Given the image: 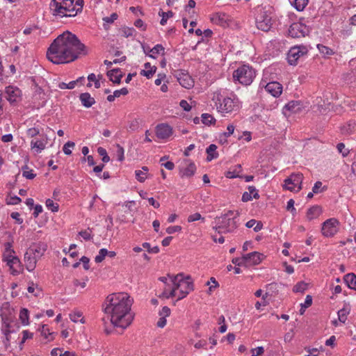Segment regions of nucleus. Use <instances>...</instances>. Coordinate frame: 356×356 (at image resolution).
<instances>
[{
  "instance_id": "obj_1",
  "label": "nucleus",
  "mask_w": 356,
  "mask_h": 356,
  "mask_svg": "<svg viewBox=\"0 0 356 356\" xmlns=\"http://www.w3.org/2000/svg\"><path fill=\"white\" fill-rule=\"evenodd\" d=\"M86 46L72 33L67 31L58 35L51 44L47 51L49 60L54 64L72 62L79 55L85 53Z\"/></svg>"
},
{
  "instance_id": "obj_2",
  "label": "nucleus",
  "mask_w": 356,
  "mask_h": 356,
  "mask_svg": "<svg viewBox=\"0 0 356 356\" xmlns=\"http://www.w3.org/2000/svg\"><path fill=\"white\" fill-rule=\"evenodd\" d=\"M106 314H111V322L115 327L127 328L132 322L134 316L130 313L133 299L124 293L108 295L105 300Z\"/></svg>"
},
{
  "instance_id": "obj_3",
  "label": "nucleus",
  "mask_w": 356,
  "mask_h": 356,
  "mask_svg": "<svg viewBox=\"0 0 356 356\" xmlns=\"http://www.w3.org/2000/svg\"><path fill=\"white\" fill-rule=\"evenodd\" d=\"M234 211H228L226 213L220 217L216 218L217 226L215 227L218 233L231 232L236 228V222L233 217Z\"/></svg>"
},
{
  "instance_id": "obj_4",
  "label": "nucleus",
  "mask_w": 356,
  "mask_h": 356,
  "mask_svg": "<svg viewBox=\"0 0 356 356\" xmlns=\"http://www.w3.org/2000/svg\"><path fill=\"white\" fill-rule=\"evenodd\" d=\"M254 76L255 72L252 67L248 65H243L238 67L233 73L234 80L238 81L240 83L245 86L250 85L252 82Z\"/></svg>"
},
{
  "instance_id": "obj_5",
  "label": "nucleus",
  "mask_w": 356,
  "mask_h": 356,
  "mask_svg": "<svg viewBox=\"0 0 356 356\" xmlns=\"http://www.w3.org/2000/svg\"><path fill=\"white\" fill-rule=\"evenodd\" d=\"M339 221L336 218H330L325 220L321 228L322 234L326 237H332L336 234L339 229Z\"/></svg>"
},
{
  "instance_id": "obj_6",
  "label": "nucleus",
  "mask_w": 356,
  "mask_h": 356,
  "mask_svg": "<svg viewBox=\"0 0 356 356\" xmlns=\"http://www.w3.org/2000/svg\"><path fill=\"white\" fill-rule=\"evenodd\" d=\"M307 49L304 46L292 47L288 54L287 60L290 65H296L297 60L301 56L306 54Z\"/></svg>"
},
{
  "instance_id": "obj_7",
  "label": "nucleus",
  "mask_w": 356,
  "mask_h": 356,
  "mask_svg": "<svg viewBox=\"0 0 356 356\" xmlns=\"http://www.w3.org/2000/svg\"><path fill=\"white\" fill-rule=\"evenodd\" d=\"M257 27L263 31H268L271 28V17L266 12H262L257 18Z\"/></svg>"
},
{
  "instance_id": "obj_8",
  "label": "nucleus",
  "mask_w": 356,
  "mask_h": 356,
  "mask_svg": "<svg viewBox=\"0 0 356 356\" xmlns=\"http://www.w3.org/2000/svg\"><path fill=\"white\" fill-rule=\"evenodd\" d=\"M177 81L181 86L185 88H191L193 86V80L191 76L185 71L179 70L175 74Z\"/></svg>"
},
{
  "instance_id": "obj_9",
  "label": "nucleus",
  "mask_w": 356,
  "mask_h": 356,
  "mask_svg": "<svg viewBox=\"0 0 356 356\" xmlns=\"http://www.w3.org/2000/svg\"><path fill=\"white\" fill-rule=\"evenodd\" d=\"M307 28L300 23H293L289 29V35L294 38L305 37L306 35Z\"/></svg>"
},
{
  "instance_id": "obj_10",
  "label": "nucleus",
  "mask_w": 356,
  "mask_h": 356,
  "mask_svg": "<svg viewBox=\"0 0 356 356\" xmlns=\"http://www.w3.org/2000/svg\"><path fill=\"white\" fill-rule=\"evenodd\" d=\"M24 262L26 268L29 271H33L35 269L37 263V257L33 254L32 249H28L24 254Z\"/></svg>"
},
{
  "instance_id": "obj_11",
  "label": "nucleus",
  "mask_w": 356,
  "mask_h": 356,
  "mask_svg": "<svg viewBox=\"0 0 356 356\" xmlns=\"http://www.w3.org/2000/svg\"><path fill=\"white\" fill-rule=\"evenodd\" d=\"M156 136L161 139L168 138L172 134V127L166 124H161L156 127Z\"/></svg>"
},
{
  "instance_id": "obj_12",
  "label": "nucleus",
  "mask_w": 356,
  "mask_h": 356,
  "mask_svg": "<svg viewBox=\"0 0 356 356\" xmlns=\"http://www.w3.org/2000/svg\"><path fill=\"white\" fill-rule=\"evenodd\" d=\"M244 256L246 258L245 266H250L259 264L262 260L263 255L258 252H252Z\"/></svg>"
},
{
  "instance_id": "obj_13",
  "label": "nucleus",
  "mask_w": 356,
  "mask_h": 356,
  "mask_svg": "<svg viewBox=\"0 0 356 356\" xmlns=\"http://www.w3.org/2000/svg\"><path fill=\"white\" fill-rule=\"evenodd\" d=\"M168 276L170 278L173 287L168 296L166 295V291H164L161 295L159 296L160 298H169L170 297H174L176 294V291L180 286V282L183 280L182 278L180 280L177 279V276L170 275V274H168Z\"/></svg>"
},
{
  "instance_id": "obj_14",
  "label": "nucleus",
  "mask_w": 356,
  "mask_h": 356,
  "mask_svg": "<svg viewBox=\"0 0 356 356\" xmlns=\"http://www.w3.org/2000/svg\"><path fill=\"white\" fill-rule=\"evenodd\" d=\"M6 93L7 95V99L10 103H14L18 101L20 99L22 92L21 90L16 87L8 86L6 88Z\"/></svg>"
},
{
  "instance_id": "obj_15",
  "label": "nucleus",
  "mask_w": 356,
  "mask_h": 356,
  "mask_svg": "<svg viewBox=\"0 0 356 356\" xmlns=\"http://www.w3.org/2000/svg\"><path fill=\"white\" fill-rule=\"evenodd\" d=\"M236 105L234 102V100L229 97L224 98L223 102L220 104L218 107V111L222 113H230L234 110Z\"/></svg>"
},
{
  "instance_id": "obj_16",
  "label": "nucleus",
  "mask_w": 356,
  "mask_h": 356,
  "mask_svg": "<svg viewBox=\"0 0 356 356\" xmlns=\"http://www.w3.org/2000/svg\"><path fill=\"white\" fill-rule=\"evenodd\" d=\"M265 89L267 92L270 93L273 97H278L282 94V86L280 83L276 81L270 82L266 84Z\"/></svg>"
},
{
  "instance_id": "obj_17",
  "label": "nucleus",
  "mask_w": 356,
  "mask_h": 356,
  "mask_svg": "<svg viewBox=\"0 0 356 356\" xmlns=\"http://www.w3.org/2000/svg\"><path fill=\"white\" fill-rule=\"evenodd\" d=\"M106 74L109 77L111 81L117 84L120 83L121 79L124 75L119 68L109 70L107 72Z\"/></svg>"
},
{
  "instance_id": "obj_18",
  "label": "nucleus",
  "mask_w": 356,
  "mask_h": 356,
  "mask_svg": "<svg viewBox=\"0 0 356 356\" xmlns=\"http://www.w3.org/2000/svg\"><path fill=\"white\" fill-rule=\"evenodd\" d=\"M50 8L53 10L54 15H60L63 17V15H67L63 13V10H66V6H64L62 3L57 1V0H51Z\"/></svg>"
},
{
  "instance_id": "obj_19",
  "label": "nucleus",
  "mask_w": 356,
  "mask_h": 356,
  "mask_svg": "<svg viewBox=\"0 0 356 356\" xmlns=\"http://www.w3.org/2000/svg\"><path fill=\"white\" fill-rule=\"evenodd\" d=\"M79 99L82 105L86 108H90L95 104V99L88 92L81 93L79 95Z\"/></svg>"
},
{
  "instance_id": "obj_20",
  "label": "nucleus",
  "mask_w": 356,
  "mask_h": 356,
  "mask_svg": "<svg viewBox=\"0 0 356 356\" xmlns=\"http://www.w3.org/2000/svg\"><path fill=\"white\" fill-rule=\"evenodd\" d=\"M301 110V105L300 102L291 101L285 105L283 109V113L286 115V111H291L292 113H298Z\"/></svg>"
},
{
  "instance_id": "obj_21",
  "label": "nucleus",
  "mask_w": 356,
  "mask_h": 356,
  "mask_svg": "<svg viewBox=\"0 0 356 356\" xmlns=\"http://www.w3.org/2000/svg\"><path fill=\"white\" fill-rule=\"evenodd\" d=\"M3 325H2V330L3 329H13V316L11 315V314H6L5 312H3L1 314Z\"/></svg>"
},
{
  "instance_id": "obj_22",
  "label": "nucleus",
  "mask_w": 356,
  "mask_h": 356,
  "mask_svg": "<svg viewBox=\"0 0 356 356\" xmlns=\"http://www.w3.org/2000/svg\"><path fill=\"white\" fill-rule=\"evenodd\" d=\"M322 213L320 206L315 205L309 208L307 212V218L309 220L317 218Z\"/></svg>"
},
{
  "instance_id": "obj_23",
  "label": "nucleus",
  "mask_w": 356,
  "mask_h": 356,
  "mask_svg": "<svg viewBox=\"0 0 356 356\" xmlns=\"http://www.w3.org/2000/svg\"><path fill=\"white\" fill-rule=\"evenodd\" d=\"M47 245L45 243H40L37 245L30 247L29 249L33 250V254L36 257H40L47 250Z\"/></svg>"
},
{
  "instance_id": "obj_24",
  "label": "nucleus",
  "mask_w": 356,
  "mask_h": 356,
  "mask_svg": "<svg viewBox=\"0 0 356 356\" xmlns=\"http://www.w3.org/2000/svg\"><path fill=\"white\" fill-rule=\"evenodd\" d=\"M195 170H196V166H195V163H190L186 168L180 170V175L181 177H191L193 176Z\"/></svg>"
},
{
  "instance_id": "obj_25",
  "label": "nucleus",
  "mask_w": 356,
  "mask_h": 356,
  "mask_svg": "<svg viewBox=\"0 0 356 356\" xmlns=\"http://www.w3.org/2000/svg\"><path fill=\"white\" fill-rule=\"evenodd\" d=\"M343 280L348 288L356 291V275L354 273L346 275Z\"/></svg>"
},
{
  "instance_id": "obj_26",
  "label": "nucleus",
  "mask_w": 356,
  "mask_h": 356,
  "mask_svg": "<svg viewBox=\"0 0 356 356\" xmlns=\"http://www.w3.org/2000/svg\"><path fill=\"white\" fill-rule=\"evenodd\" d=\"M217 146L214 144L210 145L206 149V152L208 154L207 160L208 161H211L213 159H216L218 156V153L216 151Z\"/></svg>"
},
{
  "instance_id": "obj_27",
  "label": "nucleus",
  "mask_w": 356,
  "mask_h": 356,
  "mask_svg": "<svg viewBox=\"0 0 356 356\" xmlns=\"http://www.w3.org/2000/svg\"><path fill=\"white\" fill-rule=\"evenodd\" d=\"M291 176L293 179L292 181H293V186H298L296 191H299L302 188V174H292Z\"/></svg>"
},
{
  "instance_id": "obj_28",
  "label": "nucleus",
  "mask_w": 356,
  "mask_h": 356,
  "mask_svg": "<svg viewBox=\"0 0 356 356\" xmlns=\"http://www.w3.org/2000/svg\"><path fill=\"white\" fill-rule=\"evenodd\" d=\"M267 292L264 296H263V299H265L266 297L268 294H270V296H273V293H276L278 291V284L277 283H270L266 286Z\"/></svg>"
},
{
  "instance_id": "obj_29",
  "label": "nucleus",
  "mask_w": 356,
  "mask_h": 356,
  "mask_svg": "<svg viewBox=\"0 0 356 356\" xmlns=\"http://www.w3.org/2000/svg\"><path fill=\"white\" fill-rule=\"evenodd\" d=\"M29 312L27 309L23 308L20 310L19 319H20L22 323L24 325H27L29 324Z\"/></svg>"
},
{
  "instance_id": "obj_30",
  "label": "nucleus",
  "mask_w": 356,
  "mask_h": 356,
  "mask_svg": "<svg viewBox=\"0 0 356 356\" xmlns=\"http://www.w3.org/2000/svg\"><path fill=\"white\" fill-rule=\"evenodd\" d=\"M142 170H138L135 171L136 179L140 182L145 181V180L146 179V176H145V173L144 172H147L149 170L148 168L146 166H143L142 168Z\"/></svg>"
},
{
  "instance_id": "obj_31",
  "label": "nucleus",
  "mask_w": 356,
  "mask_h": 356,
  "mask_svg": "<svg viewBox=\"0 0 356 356\" xmlns=\"http://www.w3.org/2000/svg\"><path fill=\"white\" fill-rule=\"evenodd\" d=\"M312 304V297L310 295H307L305 298V301L304 303L300 304V314L302 315L305 312V309L310 307Z\"/></svg>"
},
{
  "instance_id": "obj_32",
  "label": "nucleus",
  "mask_w": 356,
  "mask_h": 356,
  "mask_svg": "<svg viewBox=\"0 0 356 356\" xmlns=\"http://www.w3.org/2000/svg\"><path fill=\"white\" fill-rule=\"evenodd\" d=\"M349 312L350 309L346 307H343V309H340L337 313L338 320L340 322L344 323L347 320V315L349 314Z\"/></svg>"
},
{
  "instance_id": "obj_33",
  "label": "nucleus",
  "mask_w": 356,
  "mask_h": 356,
  "mask_svg": "<svg viewBox=\"0 0 356 356\" xmlns=\"http://www.w3.org/2000/svg\"><path fill=\"white\" fill-rule=\"evenodd\" d=\"M202 122L206 125L214 124L216 119L210 114L203 113L202 115Z\"/></svg>"
},
{
  "instance_id": "obj_34",
  "label": "nucleus",
  "mask_w": 356,
  "mask_h": 356,
  "mask_svg": "<svg viewBox=\"0 0 356 356\" xmlns=\"http://www.w3.org/2000/svg\"><path fill=\"white\" fill-rule=\"evenodd\" d=\"M46 140H37L35 141L32 140L31 145L32 148H37L38 151H41L45 148Z\"/></svg>"
},
{
  "instance_id": "obj_35",
  "label": "nucleus",
  "mask_w": 356,
  "mask_h": 356,
  "mask_svg": "<svg viewBox=\"0 0 356 356\" xmlns=\"http://www.w3.org/2000/svg\"><path fill=\"white\" fill-rule=\"evenodd\" d=\"M159 15L161 17L160 24L163 26L166 24L167 19L170 17H172L174 15V13L172 11L169 10L168 12H159Z\"/></svg>"
},
{
  "instance_id": "obj_36",
  "label": "nucleus",
  "mask_w": 356,
  "mask_h": 356,
  "mask_svg": "<svg viewBox=\"0 0 356 356\" xmlns=\"http://www.w3.org/2000/svg\"><path fill=\"white\" fill-rule=\"evenodd\" d=\"M307 285L305 282H300L293 286V291L295 293H303L307 290Z\"/></svg>"
},
{
  "instance_id": "obj_37",
  "label": "nucleus",
  "mask_w": 356,
  "mask_h": 356,
  "mask_svg": "<svg viewBox=\"0 0 356 356\" xmlns=\"http://www.w3.org/2000/svg\"><path fill=\"white\" fill-rule=\"evenodd\" d=\"M3 333L6 336V339L3 341V343L6 347H8L10 345V341L11 339L10 334L15 332L14 329H3Z\"/></svg>"
},
{
  "instance_id": "obj_38",
  "label": "nucleus",
  "mask_w": 356,
  "mask_h": 356,
  "mask_svg": "<svg viewBox=\"0 0 356 356\" xmlns=\"http://www.w3.org/2000/svg\"><path fill=\"white\" fill-rule=\"evenodd\" d=\"M77 82H79V80L72 81L69 83L61 82L58 83V88L60 89H73L75 87Z\"/></svg>"
},
{
  "instance_id": "obj_39",
  "label": "nucleus",
  "mask_w": 356,
  "mask_h": 356,
  "mask_svg": "<svg viewBox=\"0 0 356 356\" xmlns=\"http://www.w3.org/2000/svg\"><path fill=\"white\" fill-rule=\"evenodd\" d=\"M107 250L105 248H102L99 251V254L95 257V261L96 263L102 262L105 257L107 256Z\"/></svg>"
},
{
  "instance_id": "obj_40",
  "label": "nucleus",
  "mask_w": 356,
  "mask_h": 356,
  "mask_svg": "<svg viewBox=\"0 0 356 356\" xmlns=\"http://www.w3.org/2000/svg\"><path fill=\"white\" fill-rule=\"evenodd\" d=\"M46 207L52 212H56L58 211V204L54 203L51 199H47L46 200Z\"/></svg>"
},
{
  "instance_id": "obj_41",
  "label": "nucleus",
  "mask_w": 356,
  "mask_h": 356,
  "mask_svg": "<svg viewBox=\"0 0 356 356\" xmlns=\"http://www.w3.org/2000/svg\"><path fill=\"white\" fill-rule=\"evenodd\" d=\"M317 48L319 50V51L324 55H332L334 54L333 51L331 49L323 44H317Z\"/></svg>"
},
{
  "instance_id": "obj_42",
  "label": "nucleus",
  "mask_w": 356,
  "mask_h": 356,
  "mask_svg": "<svg viewBox=\"0 0 356 356\" xmlns=\"http://www.w3.org/2000/svg\"><path fill=\"white\" fill-rule=\"evenodd\" d=\"M6 261H7V264L11 268H13V266L15 264H19L20 263L19 259L17 257L10 256L9 257L6 258Z\"/></svg>"
},
{
  "instance_id": "obj_43",
  "label": "nucleus",
  "mask_w": 356,
  "mask_h": 356,
  "mask_svg": "<svg viewBox=\"0 0 356 356\" xmlns=\"http://www.w3.org/2000/svg\"><path fill=\"white\" fill-rule=\"evenodd\" d=\"M307 5V0H295L294 7L298 11H302Z\"/></svg>"
},
{
  "instance_id": "obj_44",
  "label": "nucleus",
  "mask_w": 356,
  "mask_h": 356,
  "mask_svg": "<svg viewBox=\"0 0 356 356\" xmlns=\"http://www.w3.org/2000/svg\"><path fill=\"white\" fill-rule=\"evenodd\" d=\"M74 146L75 143L74 142L68 141L64 145L63 150L66 155H70L72 154L70 148H73Z\"/></svg>"
},
{
  "instance_id": "obj_45",
  "label": "nucleus",
  "mask_w": 356,
  "mask_h": 356,
  "mask_svg": "<svg viewBox=\"0 0 356 356\" xmlns=\"http://www.w3.org/2000/svg\"><path fill=\"white\" fill-rule=\"evenodd\" d=\"M143 247L144 248H146L149 253L156 254V253H158L159 252V248L158 246H154V247L152 248L149 243H146V242L143 243Z\"/></svg>"
},
{
  "instance_id": "obj_46",
  "label": "nucleus",
  "mask_w": 356,
  "mask_h": 356,
  "mask_svg": "<svg viewBox=\"0 0 356 356\" xmlns=\"http://www.w3.org/2000/svg\"><path fill=\"white\" fill-rule=\"evenodd\" d=\"M76 4L77 6H79V8H77L74 13L73 14H68V15H63V16L65 17H74L77 15L78 13L81 12L82 10L83 5V0H77L76 1Z\"/></svg>"
},
{
  "instance_id": "obj_47",
  "label": "nucleus",
  "mask_w": 356,
  "mask_h": 356,
  "mask_svg": "<svg viewBox=\"0 0 356 356\" xmlns=\"http://www.w3.org/2000/svg\"><path fill=\"white\" fill-rule=\"evenodd\" d=\"M184 280H185L186 284V291H188V292L190 291H193L194 286H193V282L191 281V277L190 275H187L184 278Z\"/></svg>"
},
{
  "instance_id": "obj_48",
  "label": "nucleus",
  "mask_w": 356,
  "mask_h": 356,
  "mask_svg": "<svg viewBox=\"0 0 356 356\" xmlns=\"http://www.w3.org/2000/svg\"><path fill=\"white\" fill-rule=\"evenodd\" d=\"M204 220V218L202 217L201 214L200 213H195L193 214L190 215L188 217V222H191L196 220Z\"/></svg>"
},
{
  "instance_id": "obj_49",
  "label": "nucleus",
  "mask_w": 356,
  "mask_h": 356,
  "mask_svg": "<svg viewBox=\"0 0 356 356\" xmlns=\"http://www.w3.org/2000/svg\"><path fill=\"white\" fill-rule=\"evenodd\" d=\"M118 17V15L117 13H114L111 14L110 17H105L103 18V21L108 24H112L114 22L115 20H116Z\"/></svg>"
},
{
  "instance_id": "obj_50",
  "label": "nucleus",
  "mask_w": 356,
  "mask_h": 356,
  "mask_svg": "<svg viewBox=\"0 0 356 356\" xmlns=\"http://www.w3.org/2000/svg\"><path fill=\"white\" fill-rule=\"evenodd\" d=\"M246 258L245 257V256L243 255L242 257L241 258H234L232 259V263L236 266H245V260Z\"/></svg>"
},
{
  "instance_id": "obj_51",
  "label": "nucleus",
  "mask_w": 356,
  "mask_h": 356,
  "mask_svg": "<svg viewBox=\"0 0 356 356\" xmlns=\"http://www.w3.org/2000/svg\"><path fill=\"white\" fill-rule=\"evenodd\" d=\"M162 52V54H164L165 49L161 44H156L152 49L149 50V52H152L153 54H159Z\"/></svg>"
},
{
  "instance_id": "obj_52",
  "label": "nucleus",
  "mask_w": 356,
  "mask_h": 356,
  "mask_svg": "<svg viewBox=\"0 0 356 356\" xmlns=\"http://www.w3.org/2000/svg\"><path fill=\"white\" fill-rule=\"evenodd\" d=\"M134 31V28L123 27L122 29V35L125 38L131 36Z\"/></svg>"
},
{
  "instance_id": "obj_53",
  "label": "nucleus",
  "mask_w": 356,
  "mask_h": 356,
  "mask_svg": "<svg viewBox=\"0 0 356 356\" xmlns=\"http://www.w3.org/2000/svg\"><path fill=\"white\" fill-rule=\"evenodd\" d=\"M251 356H261L264 353V349L262 346L257 347V348L252 349Z\"/></svg>"
},
{
  "instance_id": "obj_54",
  "label": "nucleus",
  "mask_w": 356,
  "mask_h": 356,
  "mask_svg": "<svg viewBox=\"0 0 356 356\" xmlns=\"http://www.w3.org/2000/svg\"><path fill=\"white\" fill-rule=\"evenodd\" d=\"M118 149H117V154L118 156V160L120 161H122L124 159V148L120 146L119 144H117L116 145Z\"/></svg>"
},
{
  "instance_id": "obj_55",
  "label": "nucleus",
  "mask_w": 356,
  "mask_h": 356,
  "mask_svg": "<svg viewBox=\"0 0 356 356\" xmlns=\"http://www.w3.org/2000/svg\"><path fill=\"white\" fill-rule=\"evenodd\" d=\"M181 230V227L179 226V225H176V226L168 227L166 229V232L168 234H172L176 232H180Z\"/></svg>"
},
{
  "instance_id": "obj_56",
  "label": "nucleus",
  "mask_w": 356,
  "mask_h": 356,
  "mask_svg": "<svg viewBox=\"0 0 356 356\" xmlns=\"http://www.w3.org/2000/svg\"><path fill=\"white\" fill-rule=\"evenodd\" d=\"M129 91L127 88H122L120 90L114 91V94L116 97H120L121 95H127Z\"/></svg>"
},
{
  "instance_id": "obj_57",
  "label": "nucleus",
  "mask_w": 356,
  "mask_h": 356,
  "mask_svg": "<svg viewBox=\"0 0 356 356\" xmlns=\"http://www.w3.org/2000/svg\"><path fill=\"white\" fill-rule=\"evenodd\" d=\"M22 175L28 179H33L36 176V175L33 172L32 170H31L29 171L24 170L22 172Z\"/></svg>"
},
{
  "instance_id": "obj_58",
  "label": "nucleus",
  "mask_w": 356,
  "mask_h": 356,
  "mask_svg": "<svg viewBox=\"0 0 356 356\" xmlns=\"http://www.w3.org/2000/svg\"><path fill=\"white\" fill-rule=\"evenodd\" d=\"M139 127V122L137 119L132 120L129 126V129L131 131H136Z\"/></svg>"
},
{
  "instance_id": "obj_59",
  "label": "nucleus",
  "mask_w": 356,
  "mask_h": 356,
  "mask_svg": "<svg viewBox=\"0 0 356 356\" xmlns=\"http://www.w3.org/2000/svg\"><path fill=\"white\" fill-rule=\"evenodd\" d=\"M170 314V309L167 307V306H165L162 308V309L159 312V315L161 316H165V318L167 316H169Z\"/></svg>"
},
{
  "instance_id": "obj_60",
  "label": "nucleus",
  "mask_w": 356,
  "mask_h": 356,
  "mask_svg": "<svg viewBox=\"0 0 356 356\" xmlns=\"http://www.w3.org/2000/svg\"><path fill=\"white\" fill-rule=\"evenodd\" d=\"M338 151L342 154L343 156H346L348 154V151H343L345 149V145L342 143H340L337 146Z\"/></svg>"
},
{
  "instance_id": "obj_61",
  "label": "nucleus",
  "mask_w": 356,
  "mask_h": 356,
  "mask_svg": "<svg viewBox=\"0 0 356 356\" xmlns=\"http://www.w3.org/2000/svg\"><path fill=\"white\" fill-rule=\"evenodd\" d=\"M80 261H81L83 263V268H84L85 270H88L90 268V266H89L90 259H89V258H88L87 257L83 256L81 258Z\"/></svg>"
},
{
  "instance_id": "obj_62",
  "label": "nucleus",
  "mask_w": 356,
  "mask_h": 356,
  "mask_svg": "<svg viewBox=\"0 0 356 356\" xmlns=\"http://www.w3.org/2000/svg\"><path fill=\"white\" fill-rule=\"evenodd\" d=\"M179 105L186 111H189L191 109V106L189 105L186 100H181L179 103Z\"/></svg>"
},
{
  "instance_id": "obj_63",
  "label": "nucleus",
  "mask_w": 356,
  "mask_h": 356,
  "mask_svg": "<svg viewBox=\"0 0 356 356\" xmlns=\"http://www.w3.org/2000/svg\"><path fill=\"white\" fill-rule=\"evenodd\" d=\"M79 234L83 238V239L86 241H88L91 238L90 232H89L88 230L81 231Z\"/></svg>"
},
{
  "instance_id": "obj_64",
  "label": "nucleus",
  "mask_w": 356,
  "mask_h": 356,
  "mask_svg": "<svg viewBox=\"0 0 356 356\" xmlns=\"http://www.w3.org/2000/svg\"><path fill=\"white\" fill-rule=\"evenodd\" d=\"M227 132H225L222 134V135L225 136V137H228L230 135H232L234 131V126L232 125V124H229L227 126Z\"/></svg>"
}]
</instances>
